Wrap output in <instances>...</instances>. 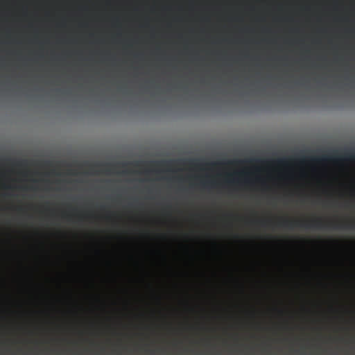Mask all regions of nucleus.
Wrapping results in <instances>:
<instances>
[{
  "mask_svg": "<svg viewBox=\"0 0 355 355\" xmlns=\"http://www.w3.org/2000/svg\"><path fill=\"white\" fill-rule=\"evenodd\" d=\"M62 189L64 192V187L67 185V161L63 159L62 160ZM62 352H67V227L65 223H67V198L64 193L62 195Z\"/></svg>",
  "mask_w": 355,
  "mask_h": 355,
  "instance_id": "obj_1",
  "label": "nucleus"
},
{
  "mask_svg": "<svg viewBox=\"0 0 355 355\" xmlns=\"http://www.w3.org/2000/svg\"><path fill=\"white\" fill-rule=\"evenodd\" d=\"M279 226L293 229V227H304L306 229H323L327 225L321 220H316L311 222H302L284 220L278 223Z\"/></svg>",
  "mask_w": 355,
  "mask_h": 355,
  "instance_id": "obj_2",
  "label": "nucleus"
},
{
  "mask_svg": "<svg viewBox=\"0 0 355 355\" xmlns=\"http://www.w3.org/2000/svg\"><path fill=\"white\" fill-rule=\"evenodd\" d=\"M68 347L70 344V315H71V231L68 227ZM69 350L68 349V353Z\"/></svg>",
  "mask_w": 355,
  "mask_h": 355,
  "instance_id": "obj_3",
  "label": "nucleus"
},
{
  "mask_svg": "<svg viewBox=\"0 0 355 355\" xmlns=\"http://www.w3.org/2000/svg\"><path fill=\"white\" fill-rule=\"evenodd\" d=\"M332 227L334 229H355V224H336Z\"/></svg>",
  "mask_w": 355,
  "mask_h": 355,
  "instance_id": "obj_4",
  "label": "nucleus"
},
{
  "mask_svg": "<svg viewBox=\"0 0 355 355\" xmlns=\"http://www.w3.org/2000/svg\"><path fill=\"white\" fill-rule=\"evenodd\" d=\"M90 216H91L90 213H89L87 211H83L80 214L79 218L81 220H84Z\"/></svg>",
  "mask_w": 355,
  "mask_h": 355,
  "instance_id": "obj_5",
  "label": "nucleus"
},
{
  "mask_svg": "<svg viewBox=\"0 0 355 355\" xmlns=\"http://www.w3.org/2000/svg\"><path fill=\"white\" fill-rule=\"evenodd\" d=\"M43 209H44V211L45 213H49L51 211V209L50 208V205H49V202H46V205L44 206L43 207Z\"/></svg>",
  "mask_w": 355,
  "mask_h": 355,
  "instance_id": "obj_6",
  "label": "nucleus"
},
{
  "mask_svg": "<svg viewBox=\"0 0 355 355\" xmlns=\"http://www.w3.org/2000/svg\"><path fill=\"white\" fill-rule=\"evenodd\" d=\"M257 222L260 223L262 225H268V221H265V220H258Z\"/></svg>",
  "mask_w": 355,
  "mask_h": 355,
  "instance_id": "obj_7",
  "label": "nucleus"
},
{
  "mask_svg": "<svg viewBox=\"0 0 355 355\" xmlns=\"http://www.w3.org/2000/svg\"><path fill=\"white\" fill-rule=\"evenodd\" d=\"M67 207H68V210L69 209V205L68 204L67 205ZM69 220V215L68 214V221Z\"/></svg>",
  "mask_w": 355,
  "mask_h": 355,
  "instance_id": "obj_8",
  "label": "nucleus"
},
{
  "mask_svg": "<svg viewBox=\"0 0 355 355\" xmlns=\"http://www.w3.org/2000/svg\"><path fill=\"white\" fill-rule=\"evenodd\" d=\"M67 174L68 175H69V164H68V172H67Z\"/></svg>",
  "mask_w": 355,
  "mask_h": 355,
  "instance_id": "obj_9",
  "label": "nucleus"
}]
</instances>
